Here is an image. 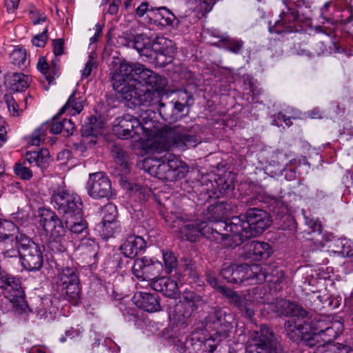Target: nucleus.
I'll list each match as a JSON object with an SVG mask.
<instances>
[{
	"mask_svg": "<svg viewBox=\"0 0 353 353\" xmlns=\"http://www.w3.org/2000/svg\"><path fill=\"white\" fill-rule=\"evenodd\" d=\"M244 44V41L241 39L230 37L228 34L221 37V47L235 54L241 53Z\"/></svg>",
	"mask_w": 353,
	"mask_h": 353,
	"instance_id": "f704fd0d",
	"label": "nucleus"
},
{
	"mask_svg": "<svg viewBox=\"0 0 353 353\" xmlns=\"http://www.w3.org/2000/svg\"><path fill=\"white\" fill-rule=\"evenodd\" d=\"M145 248V239L132 234H127L125 240L120 246V250L125 257L134 259Z\"/></svg>",
	"mask_w": 353,
	"mask_h": 353,
	"instance_id": "412c9836",
	"label": "nucleus"
},
{
	"mask_svg": "<svg viewBox=\"0 0 353 353\" xmlns=\"http://www.w3.org/2000/svg\"><path fill=\"white\" fill-rule=\"evenodd\" d=\"M151 288L162 293L165 296L175 299L179 294L177 283L170 277L163 276L150 282Z\"/></svg>",
	"mask_w": 353,
	"mask_h": 353,
	"instance_id": "bb28decb",
	"label": "nucleus"
},
{
	"mask_svg": "<svg viewBox=\"0 0 353 353\" xmlns=\"http://www.w3.org/2000/svg\"><path fill=\"white\" fill-rule=\"evenodd\" d=\"M14 172L17 176L23 180H29L32 177V172L26 165V162L17 163L14 166Z\"/></svg>",
	"mask_w": 353,
	"mask_h": 353,
	"instance_id": "c03bdc74",
	"label": "nucleus"
},
{
	"mask_svg": "<svg viewBox=\"0 0 353 353\" xmlns=\"http://www.w3.org/2000/svg\"><path fill=\"white\" fill-rule=\"evenodd\" d=\"M103 216L101 223H110L117 221V217L118 212L115 205L112 203H108L105 205L103 207Z\"/></svg>",
	"mask_w": 353,
	"mask_h": 353,
	"instance_id": "37998d69",
	"label": "nucleus"
},
{
	"mask_svg": "<svg viewBox=\"0 0 353 353\" xmlns=\"http://www.w3.org/2000/svg\"><path fill=\"white\" fill-rule=\"evenodd\" d=\"M268 333L273 334L270 329L264 326L260 332H252L246 343L245 353H261L266 345Z\"/></svg>",
	"mask_w": 353,
	"mask_h": 353,
	"instance_id": "b1692460",
	"label": "nucleus"
},
{
	"mask_svg": "<svg viewBox=\"0 0 353 353\" xmlns=\"http://www.w3.org/2000/svg\"><path fill=\"white\" fill-rule=\"evenodd\" d=\"M39 157L37 159V167L41 170L46 169L50 162V153L48 149L43 148L39 151H37Z\"/></svg>",
	"mask_w": 353,
	"mask_h": 353,
	"instance_id": "3c124183",
	"label": "nucleus"
},
{
	"mask_svg": "<svg viewBox=\"0 0 353 353\" xmlns=\"http://www.w3.org/2000/svg\"><path fill=\"white\" fill-rule=\"evenodd\" d=\"M34 312L39 319L50 321L54 318L55 307L50 299L44 298L40 300V303Z\"/></svg>",
	"mask_w": 353,
	"mask_h": 353,
	"instance_id": "72a5a7b5",
	"label": "nucleus"
},
{
	"mask_svg": "<svg viewBox=\"0 0 353 353\" xmlns=\"http://www.w3.org/2000/svg\"><path fill=\"white\" fill-rule=\"evenodd\" d=\"M20 0H5V5L9 12H14L17 9Z\"/></svg>",
	"mask_w": 353,
	"mask_h": 353,
	"instance_id": "338daca9",
	"label": "nucleus"
},
{
	"mask_svg": "<svg viewBox=\"0 0 353 353\" xmlns=\"http://www.w3.org/2000/svg\"><path fill=\"white\" fill-rule=\"evenodd\" d=\"M98 131L91 125L84 126L82 130V142L85 145H92L97 143Z\"/></svg>",
	"mask_w": 353,
	"mask_h": 353,
	"instance_id": "a19ab883",
	"label": "nucleus"
},
{
	"mask_svg": "<svg viewBox=\"0 0 353 353\" xmlns=\"http://www.w3.org/2000/svg\"><path fill=\"white\" fill-rule=\"evenodd\" d=\"M59 60L55 58L52 60V64L49 65L46 57H41L38 59L37 68L44 75L49 83H51L59 74Z\"/></svg>",
	"mask_w": 353,
	"mask_h": 353,
	"instance_id": "7c9ffc66",
	"label": "nucleus"
},
{
	"mask_svg": "<svg viewBox=\"0 0 353 353\" xmlns=\"http://www.w3.org/2000/svg\"><path fill=\"white\" fill-rule=\"evenodd\" d=\"M121 94L123 100L125 101L127 105L132 108L137 105H148L154 100L157 94L163 90H157L150 85L139 81L131 80V83H126L114 89Z\"/></svg>",
	"mask_w": 353,
	"mask_h": 353,
	"instance_id": "6e6552de",
	"label": "nucleus"
},
{
	"mask_svg": "<svg viewBox=\"0 0 353 353\" xmlns=\"http://www.w3.org/2000/svg\"><path fill=\"white\" fill-rule=\"evenodd\" d=\"M270 220L268 213L259 208H250L245 214L232 216L230 223L223 226L232 233L231 241L234 247L240 245L244 241L260 235L270 225Z\"/></svg>",
	"mask_w": 353,
	"mask_h": 353,
	"instance_id": "f03ea898",
	"label": "nucleus"
},
{
	"mask_svg": "<svg viewBox=\"0 0 353 353\" xmlns=\"http://www.w3.org/2000/svg\"><path fill=\"white\" fill-rule=\"evenodd\" d=\"M306 224L310 229H312V232H317L319 233H321L323 226L318 219H307L306 220Z\"/></svg>",
	"mask_w": 353,
	"mask_h": 353,
	"instance_id": "bf43d9fd",
	"label": "nucleus"
},
{
	"mask_svg": "<svg viewBox=\"0 0 353 353\" xmlns=\"http://www.w3.org/2000/svg\"><path fill=\"white\" fill-rule=\"evenodd\" d=\"M215 183L217 185L215 190H207L209 197L214 196L216 198H219L220 196L223 195L233 188L231 184H229L221 178H219L218 181H216Z\"/></svg>",
	"mask_w": 353,
	"mask_h": 353,
	"instance_id": "ea45409f",
	"label": "nucleus"
},
{
	"mask_svg": "<svg viewBox=\"0 0 353 353\" xmlns=\"http://www.w3.org/2000/svg\"><path fill=\"white\" fill-rule=\"evenodd\" d=\"M234 268V264L224 263L221 269V275L228 283H232V278H233L232 276Z\"/></svg>",
	"mask_w": 353,
	"mask_h": 353,
	"instance_id": "603ef678",
	"label": "nucleus"
},
{
	"mask_svg": "<svg viewBox=\"0 0 353 353\" xmlns=\"http://www.w3.org/2000/svg\"><path fill=\"white\" fill-rule=\"evenodd\" d=\"M143 128L141 122L135 117L127 114L117 117L113 122V133L119 139H128L139 134Z\"/></svg>",
	"mask_w": 353,
	"mask_h": 353,
	"instance_id": "f3484780",
	"label": "nucleus"
},
{
	"mask_svg": "<svg viewBox=\"0 0 353 353\" xmlns=\"http://www.w3.org/2000/svg\"><path fill=\"white\" fill-rule=\"evenodd\" d=\"M272 253L270 245L265 242L253 241L246 245V256L254 261L266 259Z\"/></svg>",
	"mask_w": 353,
	"mask_h": 353,
	"instance_id": "cd10ccee",
	"label": "nucleus"
},
{
	"mask_svg": "<svg viewBox=\"0 0 353 353\" xmlns=\"http://www.w3.org/2000/svg\"><path fill=\"white\" fill-rule=\"evenodd\" d=\"M232 316L221 308H214L201 323V329L210 334L209 339L221 341L229 336L233 326Z\"/></svg>",
	"mask_w": 353,
	"mask_h": 353,
	"instance_id": "f8f14e48",
	"label": "nucleus"
},
{
	"mask_svg": "<svg viewBox=\"0 0 353 353\" xmlns=\"http://www.w3.org/2000/svg\"><path fill=\"white\" fill-rule=\"evenodd\" d=\"M274 311L279 315L305 318L308 312L301 305L294 301L280 299L276 301Z\"/></svg>",
	"mask_w": 353,
	"mask_h": 353,
	"instance_id": "4be33fe9",
	"label": "nucleus"
},
{
	"mask_svg": "<svg viewBox=\"0 0 353 353\" xmlns=\"http://www.w3.org/2000/svg\"><path fill=\"white\" fill-rule=\"evenodd\" d=\"M185 108V105L178 101L174 103L170 102L167 105L160 103L159 112L163 120L172 122L182 117L181 114L183 112Z\"/></svg>",
	"mask_w": 353,
	"mask_h": 353,
	"instance_id": "c85d7f7f",
	"label": "nucleus"
},
{
	"mask_svg": "<svg viewBox=\"0 0 353 353\" xmlns=\"http://www.w3.org/2000/svg\"><path fill=\"white\" fill-rule=\"evenodd\" d=\"M9 301L12 303L14 310L19 314H27L29 312H33V310L28 305L24 294L19 295L14 297V299H9Z\"/></svg>",
	"mask_w": 353,
	"mask_h": 353,
	"instance_id": "4c0bfd02",
	"label": "nucleus"
},
{
	"mask_svg": "<svg viewBox=\"0 0 353 353\" xmlns=\"http://www.w3.org/2000/svg\"><path fill=\"white\" fill-rule=\"evenodd\" d=\"M284 327L288 338L297 344L301 343L303 336L310 329L308 319H289L285 323Z\"/></svg>",
	"mask_w": 353,
	"mask_h": 353,
	"instance_id": "5701e85b",
	"label": "nucleus"
},
{
	"mask_svg": "<svg viewBox=\"0 0 353 353\" xmlns=\"http://www.w3.org/2000/svg\"><path fill=\"white\" fill-rule=\"evenodd\" d=\"M129 46L133 47L141 56L152 57V43L150 38L145 34H137L128 42Z\"/></svg>",
	"mask_w": 353,
	"mask_h": 353,
	"instance_id": "c756f323",
	"label": "nucleus"
},
{
	"mask_svg": "<svg viewBox=\"0 0 353 353\" xmlns=\"http://www.w3.org/2000/svg\"><path fill=\"white\" fill-rule=\"evenodd\" d=\"M162 263L147 256L134 260L132 268L133 275L139 281H154L163 271Z\"/></svg>",
	"mask_w": 353,
	"mask_h": 353,
	"instance_id": "dca6fc26",
	"label": "nucleus"
},
{
	"mask_svg": "<svg viewBox=\"0 0 353 353\" xmlns=\"http://www.w3.org/2000/svg\"><path fill=\"white\" fill-rule=\"evenodd\" d=\"M20 241L21 265L29 272L39 270L43 263V256L40 246L26 235Z\"/></svg>",
	"mask_w": 353,
	"mask_h": 353,
	"instance_id": "4468645a",
	"label": "nucleus"
},
{
	"mask_svg": "<svg viewBox=\"0 0 353 353\" xmlns=\"http://www.w3.org/2000/svg\"><path fill=\"white\" fill-rule=\"evenodd\" d=\"M283 3L285 8L280 13L279 19L273 26L269 23L270 32L281 34L302 31L299 9L309 8V2L305 0H283Z\"/></svg>",
	"mask_w": 353,
	"mask_h": 353,
	"instance_id": "423d86ee",
	"label": "nucleus"
},
{
	"mask_svg": "<svg viewBox=\"0 0 353 353\" xmlns=\"http://www.w3.org/2000/svg\"><path fill=\"white\" fill-rule=\"evenodd\" d=\"M148 17L151 23L162 27H177L180 21L173 12L166 7L152 8Z\"/></svg>",
	"mask_w": 353,
	"mask_h": 353,
	"instance_id": "6ab92c4d",
	"label": "nucleus"
},
{
	"mask_svg": "<svg viewBox=\"0 0 353 353\" xmlns=\"http://www.w3.org/2000/svg\"><path fill=\"white\" fill-rule=\"evenodd\" d=\"M39 157V154L37 151H29L26 154V164L28 163L30 166H37V159Z\"/></svg>",
	"mask_w": 353,
	"mask_h": 353,
	"instance_id": "680f3d73",
	"label": "nucleus"
},
{
	"mask_svg": "<svg viewBox=\"0 0 353 353\" xmlns=\"http://www.w3.org/2000/svg\"><path fill=\"white\" fill-rule=\"evenodd\" d=\"M132 301L139 308L145 312L153 313L161 310L159 296L156 294L137 292Z\"/></svg>",
	"mask_w": 353,
	"mask_h": 353,
	"instance_id": "aec40b11",
	"label": "nucleus"
},
{
	"mask_svg": "<svg viewBox=\"0 0 353 353\" xmlns=\"http://www.w3.org/2000/svg\"><path fill=\"white\" fill-rule=\"evenodd\" d=\"M185 272L188 274L195 276V264L191 259H185L184 260Z\"/></svg>",
	"mask_w": 353,
	"mask_h": 353,
	"instance_id": "0e129e2a",
	"label": "nucleus"
},
{
	"mask_svg": "<svg viewBox=\"0 0 353 353\" xmlns=\"http://www.w3.org/2000/svg\"><path fill=\"white\" fill-rule=\"evenodd\" d=\"M77 90L69 97L65 104L59 110V114H63L66 110H69L68 114L70 115H76L81 112L83 110V101L81 97H76Z\"/></svg>",
	"mask_w": 353,
	"mask_h": 353,
	"instance_id": "473e14b6",
	"label": "nucleus"
},
{
	"mask_svg": "<svg viewBox=\"0 0 353 353\" xmlns=\"http://www.w3.org/2000/svg\"><path fill=\"white\" fill-rule=\"evenodd\" d=\"M208 283L214 288L217 289L223 295L225 296L230 303L234 304L241 314L248 318H251L254 314V310L252 307V301L250 294L240 296L232 289L220 285L216 277L212 274L207 275Z\"/></svg>",
	"mask_w": 353,
	"mask_h": 353,
	"instance_id": "ddd939ff",
	"label": "nucleus"
},
{
	"mask_svg": "<svg viewBox=\"0 0 353 353\" xmlns=\"http://www.w3.org/2000/svg\"><path fill=\"white\" fill-rule=\"evenodd\" d=\"M232 210V205L226 201H216L210 205L207 209L205 219L208 222L221 223L230 222V220L223 221L225 216Z\"/></svg>",
	"mask_w": 353,
	"mask_h": 353,
	"instance_id": "a878e982",
	"label": "nucleus"
},
{
	"mask_svg": "<svg viewBox=\"0 0 353 353\" xmlns=\"http://www.w3.org/2000/svg\"><path fill=\"white\" fill-rule=\"evenodd\" d=\"M93 62L92 61H88L85 65L84 68L81 71L82 78H88L92 70Z\"/></svg>",
	"mask_w": 353,
	"mask_h": 353,
	"instance_id": "774afa93",
	"label": "nucleus"
},
{
	"mask_svg": "<svg viewBox=\"0 0 353 353\" xmlns=\"http://www.w3.org/2000/svg\"><path fill=\"white\" fill-rule=\"evenodd\" d=\"M201 142L200 137L196 134L192 128L175 125L165 130L161 137L153 141L151 149L157 153L166 152L171 147L184 150L188 148H194Z\"/></svg>",
	"mask_w": 353,
	"mask_h": 353,
	"instance_id": "39448f33",
	"label": "nucleus"
},
{
	"mask_svg": "<svg viewBox=\"0 0 353 353\" xmlns=\"http://www.w3.org/2000/svg\"><path fill=\"white\" fill-rule=\"evenodd\" d=\"M339 245H340L341 250H336V252H338L343 256H353V243L351 241L342 239L339 241Z\"/></svg>",
	"mask_w": 353,
	"mask_h": 353,
	"instance_id": "8fccbe9b",
	"label": "nucleus"
},
{
	"mask_svg": "<svg viewBox=\"0 0 353 353\" xmlns=\"http://www.w3.org/2000/svg\"><path fill=\"white\" fill-rule=\"evenodd\" d=\"M26 234H19L15 236L16 243L17 245V248H10L6 250L3 253L5 257L6 258H12L19 256V259L21 260V239L25 238Z\"/></svg>",
	"mask_w": 353,
	"mask_h": 353,
	"instance_id": "09e8293b",
	"label": "nucleus"
},
{
	"mask_svg": "<svg viewBox=\"0 0 353 353\" xmlns=\"http://www.w3.org/2000/svg\"><path fill=\"white\" fill-rule=\"evenodd\" d=\"M200 9L204 12H209L212 9L214 0H199Z\"/></svg>",
	"mask_w": 353,
	"mask_h": 353,
	"instance_id": "e2e57ef3",
	"label": "nucleus"
},
{
	"mask_svg": "<svg viewBox=\"0 0 353 353\" xmlns=\"http://www.w3.org/2000/svg\"><path fill=\"white\" fill-rule=\"evenodd\" d=\"M64 41L61 39H56L53 41V52L55 57L63 54Z\"/></svg>",
	"mask_w": 353,
	"mask_h": 353,
	"instance_id": "052dcab7",
	"label": "nucleus"
},
{
	"mask_svg": "<svg viewBox=\"0 0 353 353\" xmlns=\"http://www.w3.org/2000/svg\"><path fill=\"white\" fill-rule=\"evenodd\" d=\"M63 133L65 136L72 134L74 130V124L70 119H64L62 120Z\"/></svg>",
	"mask_w": 353,
	"mask_h": 353,
	"instance_id": "13d9d810",
	"label": "nucleus"
},
{
	"mask_svg": "<svg viewBox=\"0 0 353 353\" xmlns=\"http://www.w3.org/2000/svg\"><path fill=\"white\" fill-rule=\"evenodd\" d=\"M54 208L64 221V226L75 241H81L88 235V223L83 218V203L76 193L67 190H57L50 198Z\"/></svg>",
	"mask_w": 353,
	"mask_h": 353,
	"instance_id": "f257e3e1",
	"label": "nucleus"
},
{
	"mask_svg": "<svg viewBox=\"0 0 353 353\" xmlns=\"http://www.w3.org/2000/svg\"><path fill=\"white\" fill-rule=\"evenodd\" d=\"M12 64L18 67H26L27 53L26 50L23 47L14 48L10 55Z\"/></svg>",
	"mask_w": 353,
	"mask_h": 353,
	"instance_id": "e433bc0d",
	"label": "nucleus"
},
{
	"mask_svg": "<svg viewBox=\"0 0 353 353\" xmlns=\"http://www.w3.org/2000/svg\"><path fill=\"white\" fill-rule=\"evenodd\" d=\"M320 339H321V335L307 330V332H306L303 337L301 343L310 347H313L318 343H320Z\"/></svg>",
	"mask_w": 353,
	"mask_h": 353,
	"instance_id": "49530a36",
	"label": "nucleus"
},
{
	"mask_svg": "<svg viewBox=\"0 0 353 353\" xmlns=\"http://www.w3.org/2000/svg\"><path fill=\"white\" fill-rule=\"evenodd\" d=\"M336 337L337 332L333 329L332 325L329 326L321 334V339L324 343L331 342Z\"/></svg>",
	"mask_w": 353,
	"mask_h": 353,
	"instance_id": "6e6d98bb",
	"label": "nucleus"
},
{
	"mask_svg": "<svg viewBox=\"0 0 353 353\" xmlns=\"http://www.w3.org/2000/svg\"><path fill=\"white\" fill-rule=\"evenodd\" d=\"M143 167L151 176L168 181L181 179L189 172L188 165L171 153H167L159 159L146 158Z\"/></svg>",
	"mask_w": 353,
	"mask_h": 353,
	"instance_id": "20e7f679",
	"label": "nucleus"
},
{
	"mask_svg": "<svg viewBox=\"0 0 353 353\" xmlns=\"http://www.w3.org/2000/svg\"><path fill=\"white\" fill-rule=\"evenodd\" d=\"M55 281L61 298L77 305L81 298L80 281L77 270L70 267L58 269Z\"/></svg>",
	"mask_w": 353,
	"mask_h": 353,
	"instance_id": "9b49d317",
	"label": "nucleus"
},
{
	"mask_svg": "<svg viewBox=\"0 0 353 353\" xmlns=\"http://www.w3.org/2000/svg\"><path fill=\"white\" fill-rule=\"evenodd\" d=\"M150 10V9L148 8V3L147 2H142L137 8L136 14L139 17H142L146 12H148V15Z\"/></svg>",
	"mask_w": 353,
	"mask_h": 353,
	"instance_id": "69168bd1",
	"label": "nucleus"
},
{
	"mask_svg": "<svg viewBox=\"0 0 353 353\" xmlns=\"http://www.w3.org/2000/svg\"><path fill=\"white\" fill-rule=\"evenodd\" d=\"M16 225L12 222L8 221H3L0 223V238L3 239H8L12 236V232L16 230Z\"/></svg>",
	"mask_w": 353,
	"mask_h": 353,
	"instance_id": "de8ad7c7",
	"label": "nucleus"
},
{
	"mask_svg": "<svg viewBox=\"0 0 353 353\" xmlns=\"http://www.w3.org/2000/svg\"><path fill=\"white\" fill-rule=\"evenodd\" d=\"M266 339V345L263 350H261V353H279L280 350L281 345L274 339L273 334H268Z\"/></svg>",
	"mask_w": 353,
	"mask_h": 353,
	"instance_id": "a18cd8bd",
	"label": "nucleus"
},
{
	"mask_svg": "<svg viewBox=\"0 0 353 353\" xmlns=\"http://www.w3.org/2000/svg\"><path fill=\"white\" fill-rule=\"evenodd\" d=\"M30 78L23 73H13L5 76V84L15 92H23L29 85Z\"/></svg>",
	"mask_w": 353,
	"mask_h": 353,
	"instance_id": "2f4dec72",
	"label": "nucleus"
},
{
	"mask_svg": "<svg viewBox=\"0 0 353 353\" xmlns=\"http://www.w3.org/2000/svg\"><path fill=\"white\" fill-rule=\"evenodd\" d=\"M6 103L7 104L8 108L10 112L13 116H18V105L15 102L13 97L10 96H6Z\"/></svg>",
	"mask_w": 353,
	"mask_h": 353,
	"instance_id": "4d7b16f0",
	"label": "nucleus"
},
{
	"mask_svg": "<svg viewBox=\"0 0 353 353\" xmlns=\"http://www.w3.org/2000/svg\"><path fill=\"white\" fill-rule=\"evenodd\" d=\"M268 274L260 265L253 264H234L232 283L254 285L262 283L268 279Z\"/></svg>",
	"mask_w": 353,
	"mask_h": 353,
	"instance_id": "2eb2a0df",
	"label": "nucleus"
},
{
	"mask_svg": "<svg viewBox=\"0 0 353 353\" xmlns=\"http://www.w3.org/2000/svg\"><path fill=\"white\" fill-rule=\"evenodd\" d=\"M48 30L46 28L41 33L36 35L32 39V43L37 47L43 48L46 45Z\"/></svg>",
	"mask_w": 353,
	"mask_h": 353,
	"instance_id": "5fc2aeb1",
	"label": "nucleus"
},
{
	"mask_svg": "<svg viewBox=\"0 0 353 353\" xmlns=\"http://www.w3.org/2000/svg\"><path fill=\"white\" fill-rule=\"evenodd\" d=\"M340 23L347 25L353 21V8H347L343 10L337 20Z\"/></svg>",
	"mask_w": 353,
	"mask_h": 353,
	"instance_id": "864d4df0",
	"label": "nucleus"
},
{
	"mask_svg": "<svg viewBox=\"0 0 353 353\" xmlns=\"http://www.w3.org/2000/svg\"><path fill=\"white\" fill-rule=\"evenodd\" d=\"M86 189L93 199L109 198L112 195L110 180L103 172L90 174Z\"/></svg>",
	"mask_w": 353,
	"mask_h": 353,
	"instance_id": "a211bd4d",
	"label": "nucleus"
},
{
	"mask_svg": "<svg viewBox=\"0 0 353 353\" xmlns=\"http://www.w3.org/2000/svg\"><path fill=\"white\" fill-rule=\"evenodd\" d=\"M214 223L213 226H210L205 221H196L194 223L185 225L181 229V233L189 241H195L200 235L218 242L226 239L231 241L232 233L228 230L230 228L227 227L226 228L223 226L225 223L229 225L230 221Z\"/></svg>",
	"mask_w": 353,
	"mask_h": 353,
	"instance_id": "0eeeda50",
	"label": "nucleus"
},
{
	"mask_svg": "<svg viewBox=\"0 0 353 353\" xmlns=\"http://www.w3.org/2000/svg\"><path fill=\"white\" fill-rule=\"evenodd\" d=\"M163 258L167 274H171L177 267V259L170 250L163 251Z\"/></svg>",
	"mask_w": 353,
	"mask_h": 353,
	"instance_id": "79ce46f5",
	"label": "nucleus"
},
{
	"mask_svg": "<svg viewBox=\"0 0 353 353\" xmlns=\"http://www.w3.org/2000/svg\"><path fill=\"white\" fill-rule=\"evenodd\" d=\"M310 330L321 335L332 323L325 317L316 316L312 321L308 320Z\"/></svg>",
	"mask_w": 353,
	"mask_h": 353,
	"instance_id": "c9c22d12",
	"label": "nucleus"
},
{
	"mask_svg": "<svg viewBox=\"0 0 353 353\" xmlns=\"http://www.w3.org/2000/svg\"><path fill=\"white\" fill-rule=\"evenodd\" d=\"M100 228L103 235L105 238L113 237L121 231V224L118 221L110 223H101Z\"/></svg>",
	"mask_w": 353,
	"mask_h": 353,
	"instance_id": "58836bf2",
	"label": "nucleus"
},
{
	"mask_svg": "<svg viewBox=\"0 0 353 353\" xmlns=\"http://www.w3.org/2000/svg\"><path fill=\"white\" fill-rule=\"evenodd\" d=\"M139 81L150 85L157 90H164L168 85L166 78L158 74L152 70L148 69L144 65L138 63H121L119 71L114 72L112 77L114 89L126 83H131V80Z\"/></svg>",
	"mask_w": 353,
	"mask_h": 353,
	"instance_id": "7ed1b4c3",
	"label": "nucleus"
},
{
	"mask_svg": "<svg viewBox=\"0 0 353 353\" xmlns=\"http://www.w3.org/2000/svg\"><path fill=\"white\" fill-rule=\"evenodd\" d=\"M39 224L48 233H50L51 239L47 243V248L53 253H61L65 251V248L61 242V237L65 234L68 229L57 214L50 210L43 209L40 211Z\"/></svg>",
	"mask_w": 353,
	"mask_h": 353,
	"instance_id": "9d476101",
	"label": "nucleus"
},
{
	"mask_svg": "<svg viewBox=\"0 0 353 353\" xmlns=\"http://www.w3.org/2000/svg\"><path fill=\"white\" fill-rule=\"evenodd\" d=\"M61 114H59V112L53 118L52 123H43L39 128L35 130L32 133L30 143L32 145H39L46 135V131L50 128V133L53 134H58L63 133L62 121H58V117Z\"/></svg>",
	"mask_w": 353,
	"mask_h": 353,
	"instance_id": "393cba45",
	"label": "nucleus"
},
{
	"mask_svg": "<svg viewBox=\"0 0 353 353\" xmlns=\"http://www.w3.org/2000/svg\"><path fill=\"white\" fill-rule=\"evenodd\" d=\"M203 302L202 296L190 290H185L182 299L176 304L174 311L170 314L173 329L181 331L185 329L190 323V318L199 304Z\"/></svg>",
	"mask_w": 353,
	"mask_h": 353,
	"instance_id": "1a4fd4ad",
	"label": "nucleus"
}]
</instances>
